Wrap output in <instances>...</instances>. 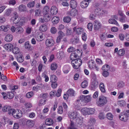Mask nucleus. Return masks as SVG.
Listing matches in <instances>:
<instances>
[{"mask_svg": "<svg viewBox=\"0 0 129 129\" xmlns=\"http://www.w3.org/2000/svg\"><path fill=\"white\" fill-rule=\"evenodd\" d=\"M79 57L78 55L75 52L72 53L70 56V59L72 60H74L76 58L78 57Z\"/></svg>", "mask_w": 129, "mask_h": 129, "instance_id": "18", "label": "nucleus"}, {"mask_svg": "<svg viewBox=\"0 0 129 129\" xmlns=\"http://www.w3.org/2000/svg\"><path fill=\"white\" fill-rule=\"evenodd\" d=\"M120 15L121 16L119 18L120 21L122 23L125 22L126 21L125 16L122 13L120 14Z\"/></svg>", "mask_w": 129, "mask_h": 129, "instance_id": "24", "label": "nucleus"}, {"mask_svg": "<svg viewBox=\"0 0 129 129\" xmlns=\"http://www.w3.org/2000/svg\"><path fill=\"white\" fill-rule=\"evenodd\" d=\"M64 55L63 52H60L57 54V56L58 59H60Z\"/></svg>", "mask_w": 129, "mask_h": 129, "instance_id": "44", "label": "nucleus"}, {"mask_svg": "<svg viewBox=\"0 0 129 129\" xmlns=\"http://www.w3.org/2000/svg\"><path fill=\"white\" fill-rule=\"evenodd\" d=\"M41 11L40 10L37 9L35 11V15L36 16H38L40 15Z\"/></svg>", "mask_w": 129, "mask_h": 129, "instance_id": "59", "label": "nucleus"}, {"mask_svg": "<svg viewBox=\"0 0 129 129\" xmlns=\"http://www.w3.org/2000/svg\"><path fill=\"white\" fill-rule=\"evenodd\" d=\"M118 104L120 106H123L125 105V102L124 100L118 101Z\"/></svg>", "mask_w": 129, "mask_h": 129, "instance_id": "53", "label": "nucleus"}, {"mask_svg": "<svg viewBox=\"0 0 129 129\" xmlns=\"http://www.w3.org/2000/svg\"><path fill=\"white\" fill-rule=\"evenodd\" d=\"M35 5V2L33 1L27 4V6L29 8H31L34 7Z\"/></svg>", "mask_w": 129, "mask_h": 129, "instance_id": "37", "label": "nucleus"}, {"mask_svg": "<svg viewBox=\"0 0 129 129\" xmlns=\"http://www.w3.org/2000/svg\"><path fill=\"white\" fill-rule=\"evenodd\" d=\"M106 117L108 119L112 120L113 118V116L111 113H108L107 114Z\"/></svg>", "mask_w": 129, "mask_h": 129, "instance_id": "48", "label": "nucleus"}, {"mask_svg": "<svg viewBox=\"0 0 129 129\" xmlns=\"http://www.w3.org/2000/svg\"><path fill=\"white\" fill-rule=\"evenodd\" d=\"M88 84V82L84 80L81 83V86L82 88H85L87 86Z\"/></svg>", "mask_w": 129, "mask_h": 129, "instance_id": "41", "label": "nucleus"}, {"mask_svg": "<svg viewBox=\"0 0 129 129\" xmlns=\"http://www.w3.org/2000/svg\"><path fill=\"white\" fill-rule=\"evenodd\" d=\"M44 17V19H45V22H48L50 20L51 18L50 15L48 14H45Z\"/></svg>", "mask_w": 129, "mask_h": 129, "instance_id": "30", "label": "nucleus"}, {"mask_svg": "<svg viewBox=\"0 0 129 129\" xmlns=\"http://www.w3.org/2000/svg\"><path fill=\"white\" fill-rule=\"evenodd\" d=\"M24 46L25 49L29 50L31 47V45L28 41L26 42L24 44Z\"/></svg>", "mask_w": 129, "mask_h": 129, "instance_id": "42", "label": "nucleus"}, {"mask_svg": "<svg viewBox=\"0 0 129 129\" xmlns=\"http://www.w3.org/2000/svg\"><path fill=\"white\" fill-rule=\"evenodd\" d=\"M71 41L73 44H76L78 43L79 41V37L77 36L75 37L74 38L71 39Z\"/></svg>", "mask_w": 129, "mask_h": 129, "instance_id": "26", "label": "nucleus"}, {"mask_svg": "<svg viewBox=\"0 0 129 129\" xmlns=\"http://www.w3.org/2000/svg\"><path fill=\"white\" fill-rule=\"evenodd\" d=\"M104 71L102 73V75L103 76L106 77H107L109 75V73L107 70H103Z\"/></svg>", "mask_w": 129, "mask_h": 129, "instance_id": "60", "label": "nucleus"}, {"mask_svg": "<svg viewBox=\"0 0 129 129\" xmlns=\"http://www.w3.org/2000/svg\"><path fill=\"white\" fill-rule=\"evenodd\" d=\"M63 111L62 107L61 106H59L58 110V113L60 114H62L63 113Z\"/></svg>", "mask_w": 129, "mask_h": 129, "instance_id": "57", "label": "nucleus"}, {"mask_svg": "<svg viewBox=\"0 0 129 129\" xmlns=\"http://www.w3.org/2000/svg\"><path fill=\"white\" fill-rule=\"evenodd\" d=\"M12 51L13 53L15 54H19L20 52V50L19 48L17 47H15L12 49Z\"/></svg>", "mask_w": 129, "mask_h": 129, "instance_id": "31", "label": "nucleus"}, {"mask_svg": "<svg viewBox=\"0 0 129 129\" xmlns=\"http://www.w3.org/2000/svg\"><path fill=\"white\" fill-rule=\"evenodd\" d=\"M54 42L52 39H48L46 41L45 44L46 46L48 47H50L53 46Z\"/></svg>", "mask_w": 129, "mask_h": 129, "instance_id": "7", "label": "nucleus"}, {"mask_svg": "<svg viewBox=\"0 0 129 129\" xmlns=\"http://www.w3.org/2000/svg\"><path fill=\"white\" fill-rule=\"evenodd\" d=\"M89 0H84L81 3L80 5L81 7L83 8H86L88 6L89 4Z\"/></svg>", "mask_w": 129, "mask_h": 129, "instance_id": "10", "label": "nucleus"}, {"mask_svg": "<svg viewBox=\"0 0 129 129\" xmlns=\"http://www.w3.org/2000/svg\"><path fill=\"white\" fill-rule=\"evenodd\" d=\"M128 117L127 114L126 113V111L121 113L119 116V118L120 120L125 122L128 120Z\"/></svg>", "mask_w": 129, "mask_h": 129, "instance_id": "6", "label": "nucleus"}, {"mask_svg": "<svg viewBox=\"0 0 129 129\" xmlns=\"http://www.w3.org/2000/svg\"><path fill=\"white\" fill-rule=\"evenodd\" d=\"M22 115V112L20 110H15L14 114L13 115V116L16 118H20Z\"/></svg>", "mask_w": 129, "mask_h": 129, "instance_id": "8", "label": "nucleus"}, {"mask_svg": "<svg viewBox=\"0 0 129 129\" xmlns=\"http://www.w3.org/2000/svg\"><path fill=\"white\" fill-rule=\"evenodd\" d=\"M19 10L21 12H26L27 9L26 6L24 5H20L18 8Z\"/></svg>", "mask_w": 129, "mask_h": 129, "instance_id": "16", "label": "nucleus"}, {"mask_svg": "<svg viewBox=\"0 0 129 129\" xmlns=\"http://www.w3.org/2000/svg\"><path fill=\"white\" fill-rule=\"evenodd\" d=\"M27 124L30 127H32L34 125V122L32 120H28L27 122Z\"/></svg>", "mask_w": 129, "mask_h": 129, "instance_id": "32", "label": "nucleus"}, {"mask_svg": "<svg viewBox=\"0 0 129 129\" xmlns=\"http://www.w3.org/2000/svg\"><path fill=\"white\" fill-rule=\"evenodd\" d=\"M14 96V93L12 92H8L7 95V98L9 99H11L13 98Z\"/></svg>", "mask_w": 129, "mask_h": 129, "instance_id": "36", "label": "nucleus"}, {"mask_svg": "<svg viewBox=\"0 0 129 129\" xmlns=\"http://www.w3.org/2000/svg\"><path fill=\"white\" fill-rule=\"evenodd\" d=\"M125 53L124 50L122 49L119 50L118 51V55L121 56L125 54Z\"/></svg>", "mask_w": 129, "mask_h": 129, "instance_id": "50", "label": "nucleus"}, {"mask_svg": "<svg viewBox=\"0 0 129 129\" xmlns=\"http://www.w3.org/2000/svg\"><path fill=\"white\" fill-rule=\"evenodd\" d=\"M71 20V18L69 17H64L63 20L64 22L68 23L70 22Z\"/></svg>", "mask_w": 129, "mask_h": 129, "instance_id": "47", "label": "nucleus"}, {"mask_svg": "<svg viewBox=\"0 0 129 129\" xmlns=\"http://www.w3.org/2000/svg\"><path fill=\"white\" fill-rule=\"evenodd\" d=\"M73 29L74 31L78 35H80L84 33V29L81 27L77 28L75 27L73 28Z\"/></svg>", "mask_w": 129, "mask_h": 129, "instance_id": "9", "label": "nucleus"}, {"mask_svg": "<svg viewBox=\"0 0 129 129\" xmlns=\"http://www.w3.org/2000/svg\"><path fill=\"white\" fill-rule=\"evenodd\" d=\"M50 8L48 6H46L44 8L43 11L45 14H48L50 10Z\"/></svg>", "mask_w": 129, "mask_h": 129, "instance_id": "33", "label": "nucleus"}, {"mask_svg": "<svg viewBox=\"0 0 129 129\" xmlns=\"http://www.w3.org/2000/svg\"><path fill=\"white\" fill-rule=\"evenodd\" d=\"M107 101L106 97L104 96L101 95L99 97L98 100L96 101V104L98 106L101 107L106 104Z\"/></svg>", "mask_w": 129, "mask_h": 129, "instance_id": "3", "label": "nucleus"}, {"mask_svg": "<svg viewBox=\"0 0 129 129\" xmlns=\"http://www.w3.org/2000/svg\"><path fill=\"white\" fill-rule=\"evenodd\" d=\"M10 107L7 106H4L3 108V111L4 112H8Z\"/></svg>", "mask_w": 129, "mask_h": 129, "instance_id": "55", "label": "nucleus"}, {"mask_svg": "<svg viewBox=\"0 0 129 129\" xmlns=\"http://www.w3.org/2000/svg\"><path fill=\"white\" fill-rule=\"evenodd\" d=\"M99 87L100 90L102 92H105L106 91L104 85L103 83H100Z\"/></svg>", "mask_w": 129, "mask_h": 129, "instance_id": "28", "label": "nucleus"}, {"mask_svg": "<svg viewBox=\"0 0 129 129\" xmlns=\"http://www.w3.org/2000/svg\"><path fill=\"white\" fill-rule=\"evenodd\" d=\"M45 100L44 99H41L39 101V105L40 106H42L43 105H44L45 104Z\"/></svg>", "mask_w": 129, "mask_h": 129, "instance_id": "62", "label": "nucleus"}, {"mask_svg": "<svg viewBox=\"0 0 129 129\" xmlns=\"http://www.w3.org/2000/svg\"><path fill=\"white\" fill-rule=\"evenodd\" d=\"M89 102V95H82L80 96L75 103V107L76 109H80L81 106L86 105V103Z\"/></svg>", "mask_w": 129, "mask_h": 129, "instance_id": "1", "label": "nucleus"}, {"mask_svg": "<svg viewBox=\"0 0 129 129\" xmlns=\"http://www.w3.org/2000/svg\"><path fill=\"white\" fill-rule=\"evenodd\" d=\"M99 117L100 119H104L105 118V116L104 113L103 112L100 113L99 114Z\"/></svg>", "mask_w": 129, "mask_h": 129, "instance_id": "52", "label": "nucleus"}, {"mask_svg": "<svg viewBox=\"0 0 129 129\" xmlns=\"http://www.w3.org/2000/svg\"><path fill=\"white\" fill-rule=\"evenodd\" d=\"M68 13L70 16L74 17L77 14V11L75 9H72Z\"/></svg>", "mask_w": 129, "mask_h": 129, "instance_id": "15", "label": "nucleus"}, {"mask_svg": "<svg viewBox=\"0 0 129 129\" xmlns=\"http://www.w3.org/2000/svg\"><path fill=\"white\" fill-rule=\"evenodd\" d=\"M13 45L11 44H8L5 45L4 47L8 51H11L13 48Z\"/></svg>", "mask_w": 129, "mask_h": 129, "instance_id": "14", "label": "nucleus"}, {"mask_svg": "<svg viewBox=\"0 0 129 129\" xmlns=\"http://www.w3.org/2000/svg\"><path fill=\"white\" fill-rule=\"evenodd\" d=\"M13 39L12 36L10 34L7 35L5 39V41L7 42H10Z\"/></svg>", "mask_w": 129, "mask_h": 129, "instance_id": "17", "label": "nucleus"}, {"mask_svg": "<svg viewBox=\"0 0 129 129\" xmlns=\"http://www.w3.org/2000/svg\"><path fill=\"white\" fill-rule=\"evenodd\" d=\"M58 37H60L62 39L64 36V33L62 31H59L58 32Z\"/></svg>", "mask_w": 129, "mask_h": 129, "instance_id": "58", "label": "nucleus"}, {"mask_svg": "<svg viewBox=\"0 0 129 129\" xmlns=\"http://www.w3.org/2000/svg\"><path fill=\"white\" fill-rule=\"evenodd\" d=\"M14 14V16L12 17L11 19V20L13 21V23L15 24V26L16 28L22 27L23 25V23L22 21H20L19 18H18V15L17 13L15 12Z\"/></svg>", "mask_w": 129, "mask_h": 129, "instance_id": "2", "label": "nucleus"}, {"mask_svg": "<svg viewBox=\"0 0 129 129\" xmlns=\"http://www.w3.org/2000/svg\"><path fill=\"white\" fill-rule=\"evenodd\" d=\"M8 27L5 26H2L0 27V30L3 31L4 32L7 31L8 30Z\"/></svg>", "mask_w": 129, "mask_h": 129, "instance_id": "49", "label": "nucleus"}, {"mask_svg": "<svg viewBox=\"0 0 129 129\" xmlns=\"http://www.w3.org/2000/svg\"><path fill=\"white\" fill-rule=\"evenodd\" d=\"M95 24L94 25V29L95 30H98L101 27L100 24L99 23L98 21L95 20L94 21Z\"/></svg>", "mask_w": 129, "mask_h": 129, "instance_id": "25", "label": "nucleus"}, {"mask_svg": "<svg viewBox=\"0 0 129 129\" xmlns=\"http://www.w3.org/2000/svg\"><path fill=\"white\" fill-rule=\"evenodd\" d=\"M61 90L60 89H59L57 91V92H56V96H57L58 97L60 96L61 95Z\"/></svg>", "mask_w": 129, "mask_h": 129, "instance_id": "61", "label": "nucleus"}, {"mask_svg": "<svg viewBox=\"0 0 129 129\" xmlns=\"http://www.w3.org/2000/svg\"><path fill=\"white\" fill-rule=\"evenodd\" d=\"M74 90L72 89H70L67 92V94L69 96H74Z\"/></svg>", "mask_w": 129, "mask_h": 129, "instance_id": "29", "label": "nucleus"}, {"mask_svg": "<svg viewBox=\"0 0 129 129\" xmlns=\"http://www.w3.org/2000/svg\"><path fill=\"white\" fill-rule=\"evenodd\" d=\"M77 116V114L76 112H74L71 113L69 115V117L71 119H74L76 118Z\"/></svg>", "mask_w": 129, "mask_h": 129, "instance_id": "21", "label": "nucleus"}, {"mask_svg": "<svg viewBox=\"0 0 129 129\" xmlns=\"http://www.w3.org/2000/svg\"><path fill=\"white\" fill-rule=\"evenodd\" d=\"M109 69L110 66L107 64L103 66L102 68L103 70H107V71L109 70Z\"/></svg>", "mask_w": 129, "mask_h": 129, "instance_id": "51", "label": "nucleus"}, {"mask_svg": "<svg viewBox=\"0 0 129 129\" xmlns=\"http://www.w3.org/2000/svg\"><path fill=\"white\" fill-rule=\"evenodd\" d=\"M57 64L55 63H52L51 64L50 68L52 70H55L57 68Z\"/></svg>", "mask_w": 129, "mask_h": 129, "instance_id": "35", "label": "nucleus"}, {"mask_svg": "<svg viewBox=\"0 0 129 129\" xmlns=\"http://www.w3.org/2000/svg\"><path fill=\"white\" fill-rule=\"evenodd\" d=\"M58 10L56 7L53 6L51 7L50 10L51 14L52 15H55L57 13Z\"/></svg>", "mask_w": 129, "mask_h": 129, "instance_id": "13", "label": "nucleus"}, {"mask_svg": "<svg viewBox=\"0 0 129 129\" xmlns=\"http://www.w3.org/2000/svg\"><path fill=\"white\" fill-rule=\"evenodd\" d=\"M95 122V120L94 118L92 117L90 118L89 121V123H90L91 126H92L94 124Z\"/></svg>", "mask_w": 129, "mask_h": 129, "instance_id": "46", "label": "nucleus"}, {"mask_svg": "<svg viewBox=\"0 0 129 129\" xmlns=\"http://www.w3.org/2000/svg\"><path fill=\"white\" fill-rule=\"evenodd\" d=\"M76 124L77 126L80 127L82 126L83 124L82 120L79 118H77L76 121Z\"/></svg>", "mask_w": 129, "mask_h": 129, "instance_id": "11", "label": "nucleus"}, {"mask_svg": "<svg viewBox=\"0 0 129 129\" xmlns=\"http://www.w3.org/2000/svg\"><path fill=\"white\" fill-rule=\"evenodd\" d=\"M82 63V60L80 59H75L71 62V64L73 68L75 69L78 68Z\"/></svg>", "mask_w": 129, "mask_h": 129, "instance_id": "4", "label": "nucleus"}, {"mask_svg": "<svg viewBox=\"0 0 129 129\" xmlns=\"http://www.w3.org/2000/svg\"><path fill=\"white\" fill-rule=\"evenodd\" d=\"M47 29V26L45 24L41 25L39 28V30L41 31H45Z\"/></svg>", "mask_w": 129, "mask_h": 129, "instance_id": "23", "label": "nucleus"}, {"mask_svg": "<svg viewBox=\"0 0 129 129\" xmlns=\"http://www.w3.org/2000/svg\"><path fill=\"white\" fill-rule=\"evenodd\" d=\"M19 127V123H15L13 127V129H18Z\"/></svg>", "mask_w": 129, "mask_h": 129, "instance_id": "63", "label": "nucleus"}, {"mask_svg": "<svg viewBox=\"0 0 129 129\" xmlns=\"http://www.w3.org/2000/svg\"><path fill=\"white\" fill-rule=\"evenodd\" d=\"M59 21V18L56 16L53 17L52 19V22L53 24H56Z\"/></svg>", "mask_w": 129, "mask_h": 129, "instance_id": "19", "label": "nucleus"}, {"mask_svg": "<svg viewBox=\"0 0 129 129\" xmlns=\"http://www.w3.org/2000/svg\"><path fill=\"white\" fill-rule=\"evenodd\" d=\"M88 109L86 108H83L81 110V111L82 114L84 115H86L88 114Z\"/></svg>", "mask_w": 129, "mask_h": 129, "instance_id": "38", "label": "nucleus"}, {"mask_svg": "<svg viewBox=\"0 0 129 129\" xmlns=\"http://www.w3.org/2000/svg\"><path fill=\"white\" fill-rule=\"evenodd\" d=\"M109 22L110 23L116 24L117 26H119L118 22L114 19H110L109 20Z\"/></svg>", "mask_w": 129, "mask_h": 129, "instance_id": "27", "label": "nucleus"}, {"mask_svg": "<svg viewBox=\"0 0 129 129\" xmlns=\"http://www.w3.org/2000/svg\"><path fill=\"white\" fill-rule=\"evenodd\" d=\"M17 58V61L21 63L23 62L24 60V57L22 55H20L19 56H18Z\"/></svg>", "mask_w": 129, "mask_h": 129, "instance_id": "39", "label": "nucleus"}, {"mask_svg": "<svg viewBox=\"0 0 129 129\" xmlns=\"http://www.w3.org/2000/svg\"><path fill=\"white\" fill-rule=\"evenodd\" d=\"M68 129H77L74 127V123L71 122L70 124V127Z\"/></svg>", "mask_w": 129, "mask_h": 129, "instance_id": "64", "label": "nucleus"}, {"mask_svg": "<svg viewBox=\"0 0 129 129\" xmlns=\"http://www.w3.org/2000/svg\"><path fill=\"white\" fill-rule=\"evenodd\" d=\"M94 10L95 13L96 15H100V12L101 9L99 8H96Z\"/></svg>", "mask_w": 129, "mask_h": 129, "instance_id": "45", "label": "nucleus"}, {"mask_svg": "<svg viewBox=\"0 0 129 129\" xmlns=\"http://www.w3.org/2000/svg\"><path fill=\"white\" fill-rule=\"evenodd\" d=\"M50 81L52 83L56 82L57 80V78L55 75L51 76L50 78Z\"/></svg>", "mask_w": 129, "mask_h": 129, "instance_id": "20", "label": "nucleus"}, {"mask_svg": "<svg viewBox=\"0 0 129 129\" xmlns=\"http://www.w3.org/2000/svg\"><path fill=\"white\" fill-rule=\"evenodd\" d=\"M17 33L18 34H21L23 33L24 30L22 27L16 28Z\"/></svg>", "mask_w": 129, "mask_h": 129, "instance_id": "43", "label": "nucleus"}, {"mask_svg": "<svg viewBox=\"0 0 129 129\" xmlns=\"http://www.w3.org/2000/svg\"><path fill=\"white\" fill-rule=\"evenodd\" d=\"M33 93L32 92H30L27 93L26 95V97L28 98H30L33 96Z\"/></svg>", "mask_w": 129, "mask_h": 129, "instance_id": "56", "label": "nucleus"}, {"mask_svg": "<svg viewBox=\"0 0 129 129\" xmlns=\"http://www.w3.org/2000/svg\"><path fill=\"white\" fill-rule=\"evenodd\" d=\"M124 86V83L122 81L119 82L118 83L117 87L118 88L123 87Z\"/></svg>", "mask_w": 129, "mask_h": 129, "instance_id": "54", "label": "nucleus"}, {"mask_svg": "<svg viewBox=\"0 0 129 129\" xmlns=\"http://www.w3.org/2000/svg\"><path fill=\"white\" fill-rule=\"evenodd\" d=\"M15 111V110L14 109L11 108V107H10V108L8 111V113L10 115L11 114L13 116Z\"/></svg>", "mask_w": 129, "mask_h": 129, "instance_id": "40", "label": "nucleus"}, {"mask_svg": "<svg viewBox=\"0 0 129 129\" xmlns=\"http://www.w3.org/2000/svg\"><path fill=\"white\" fill-rule=\"evenodd\" d=\"M90 62V64H89V68L91 69H92L95 67V64L94 62L92 60H91V61H89V63Z\"/></svg>", "mask_w": 129, "mask_h": 129, "instance_id": "34", "label": "nucleus"}, {"mask_svg": "<svg viewBox=\"0 0 129 129\" xmlns=\"http://www.w3.org/2000/svg\"><path fill=\"white\" fill-rule=\"evenodd\" d=\"M70 6L71 8L75 9L77 6L76 2L74 0H71L70 2Z\"/></svg>", "mask_w": 129, "mask_h": 129, "instance_id": "12", "label": "nucleus"}, {"mask_svg": "<svg viewBox=\"0 0 129 129\" xmlns=\"http://www.w3.org/2000/svg\"><path fill=\"white\" fill-rule=\"evenodd\" d=\"M91 75L93 76V78L91 84V88L92 90H94L98 85V83L95 78V75L93 72H91Z\"/></svg>", "mask_w": 129, "mask_h": 129, "instance_id": "5", "label": "nucleus"}, {"mask_svg": "<svg viewBox=\"0 0 129 129\" xmlns=\"http://www.w3.org/2000/svg\"><path fill=\"white\" fill-rule=\"evenodd\" d=\"M53 123L52 120L51 118H48L45 120V124L48 125H50Z\"/></svg>", "mask_w": 129, "mask_h": 129, "instance_id": "22", "label": "nucleus"}]
</instances>
